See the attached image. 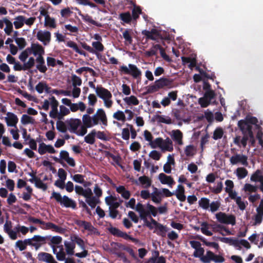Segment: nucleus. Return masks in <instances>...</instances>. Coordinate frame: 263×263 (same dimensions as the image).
<instances>
[{
  "instance_id": "f257e3e1",
  "label": "nucleus",
  "mask_w": 263,
  "mask_h": 263,
  "mask_svg": "<svg viewBox=\"0 0 263 263\" xmlns=\"http://www.w3.org/2000/svg\"><path fill=\"white\" fill-rule=\"evenodd\" d=\"M100 121L103 125H107V116L105 111L102 108L98 109L92 117H90L88 115H84L82 117L83 123L88 127H93L97 125Z\"/></svg>"
},
{
  "instance_id": "f03ea898",
  "label": "nucleus",
  "mask_w": 263,
  "mask_h": 263,
  "mask_svg": "<svg viewBox=\"0 0 263 263\" xmlns=\"http://www.w3.org/2000/svg\"><path fill=\"white\" fill-rule=\"evenodd\" d=\"M173 81L172 79L161 78L155 81L154 84L146 86V91L143 92V95H146L149 93H152L158 91L161 89H163L164 87L171 88L173 86Z\"/></svg>"
},
{
  "instance_id": "7ed1b4c3",
  "label": "nucleus",
  "mask_w": 263,
  "mask_h": 263,
  "mask_svg": "<svg viewBox=\"0 0 263 263\" xmlns=\"http://www.w3.org/2000/svg\"><path fill=\"white\" fill-rule=\"evenodd\" d=\"M257 123L258 119L256 117L247 116L245 120H240L238 122V126L241 132H246L252 130L253 125L255 128H260Z\"/></svg>"
},
{
  "instance_id": "20e7f679",
  "label": "nucleus",
  "mask_w": 263,
  "mask_h": 263,
  "mask_svg": "<svg viewBox=\"0 0 263 263\" xmlns=\"http://www.w3.org/2000/svg\"><path fill=\"white\" fill-rule=\"evenodd\" d=\"M243 136H236L233 139L234 143L239 148L242 147L245 148L247 144L248 141L250 139L251 144L253 145L255 143V138L252 130L246 132H241Z\"/></svg>"
},
{
  "instance_id": "39448f33",
  "label": "nucleus",
  "mask_w": 263,
  "mask_h": 263,
  "mask_svg": "<svg viewBox=\"0 0 263 263\" xmlns=\"http://www.w3.org/2000/svg\"><path fill=\"white\" fill-rule=\"evenodd\" d=\"M51 198H54L58 202L65 208H71L72 209H77L76 201L66 195L62 197L60 193L53 192Z\"/></svg>"
},
{
  "instance_id": "423d86ee",
  "label": "nucleus",
  "mask_w": 263,
  "mask_h": 263,
  "mask_svg": "<svg viewBox=\"0 0 263 263\" xmlns=\"http://www.w3.org/2000/svg\"><path fill=\"white\" fill-rule=\"evenodd\" d=\"M128 66V67L122 65L120 67L119 70L124 74L131 75L134 79H138L141 77L142 75L141 71L136 65L129 64Z\"/></svg>"
},
{
  "instance_id": "0eeeda50",
  "label": "nucleus",
  "mask_w": 263,
  "mask_h": 263,
  "mask_svg": "<svg viewBox=\"0 0 263 263\" xmlns=\"http://www.w3.org/2000/svg\"><path fill=\"white\" fill-rule=\"evenodd\" d=\"M216 218L217 221L221 223L232 224V226L236 224V217L233 214L228 215L220 212L216 214Z\"/></svg>"
},
{
  "instance_id": "6e6552de",
  "label": "nucleus",
  "mask_w": 263,
  "mask_h": 263,
  "mask_svg": "<svg viewBox=\"0 0 263 263\" xmlns=\"http://www.w3.org/2000/svg\"><path fill=\"white\" fill-rule=\"evenodd\" d=\"M72 241L76 242L83 250L81 253H77L74 255L79 258L86 257L88 255V251L85 249V246L84 240L78 236L74 235L71 237Z\"/></svg>"
},
{
  "instance_id": "1a4fd4ad",
  "label": "nucleus",
  "mask_w": 263,
  "mask_h": 263,
  "mask_svg": "<svg viewBox=\"0 0 263 263\" xmlns=\"http://www.w3.org/2000/svg\"><path fill=\"white\" fill-rule=\"evenodd\" d=\"M215 91L205 92L203 97L198 99V103L201 107H206L211 104L212 100L215 98Z\"/></svg>"
},
{
  "instance_id": "9d476101",
  "label": "nucleus",
  "mask_w": 263,
  "mask_h": 263,
  "mask_svg": "<svg viewBox=\"0 0 263 263\" xmlns=\"http://www.w3.org/2000/svg\"><path fill=\"white\" fill-rule=\"evenodd\" d=\"M142 34L145 36L146 40H151L159 42V40H162L160 31L155 28L152 29L151 31L144 30L142 31Z\"/></svg>"
},
{
  "instance_id": "9b49d317",
  "label": "nucleus",
  "mask_w": 263,
  "mask_h": 263,
  "mask_svg": "<svg viewBox=\"0 0 263 263\" xmlns=\"http://www.w3.org/2000/svg\"><path fill=\"white\" fill-rule=\"evenodd\" d=\"M36 37L43 45L47 46L51 42V34L49 31L40 30L37 31Z\"/></svg>"
},
{
  "instance_id": "f8f14e48",
  "label": "nucleus",
  "mask_w": 263,
  "mask_h": 263,
  "mask_svg": "<svg viewBox=\"0 0 263 263\" xmlns=\"http://www.w3.org/2000/svg\"><path fill=\"white\" fill-rule=\"evenodd\" d=\"M48 236H42L39 235H34L33 237L29 238L32 242L31 246L34 247L36 250H37L42 245L46 243Z\"/></svg>"
},
{
  "instance_id": "ddd939ff",
  "label": "nucleus",
  "mask_w": 263,
  "mask_h": 263,
  "mask_svg": "<svg viewBox=\"0 0 263 263\" xmlns=\"http://www.w3.org/2000/svg\"><path fill=\"white\" fill-rule=\"evenodd\" d=\"M206 257L204 259L206 263H210L211 261H213L215 263H222L225 261L224 258L222 255L215 254L210 250L206 251Z\"/></svg>"
},
{
  "instance_id": "4468645a",
  "label": "nucleus",
  "mask_w": 263,
  "mask_h": 263,
  "mask_svg": "<svg viewBox=\"0 0 263 263\" xmlns=\"http://www.w3.org/2000/svg\"><path fill=\"white\" fill-rule=\"evenodd\" d=\"M68 129L70 133H76L78 127L81 125L82 122L79 119L71 118L66 121Z\"/></svg>"
},
{
  "instance_id": "2eb2a0df",
  "label": "nucleus",
  "mask_w": 263,
  "mask_h": 263,
  "mask_svg": "<svg viewBox=\"0 0 263 263\" xmlns=\"http://www.w3.org/2000/svg\"><path fill=\"white\" fill-rule=\"evenodd\" d=\"M247 159L248 158L246 156L236 154L230 158V161L232 165L240 163L243 165L247 166L248 164Z\"/></svg>"
},
{
  "instance_id": "dca6fc26",
  "label": "nucleus",
  "mask_w": 263,
  "mask_h": 263,
  "mask_svg": "<svg viewBox=\"0 0 263 263\" xmlns=\"http://www.w3.org/2000/svg\"><path fill=\"white\" fill-rule=\"evenodd\" d=\"M12 223L10 220H6L4 225V231L7 233L10 238L12 240H15L17 236V232L12 230Z\"/></svg>"
},
{
  "instance_id": "f3484780",
  "label": "nucleus",
  "mask_w": 263,
  "mask_h": 263,
  "mask_svg": "<svg viewBox=\"0 0 263 263\" xmlns=\"http://www.w3.org/2000/svg\"><path fill=\"white\" fill-rule=\"evenodd\" d=\"M97 95L101 99H105L107 98H112L111 93L102 85H97L96 89Z\"/></svg>"
},
{
  "instance_id": "a211bd4d",
  "label": "nucleus",
  "mask_w": 263,
  "mask_h": 263,
  "mask_svg": "<svg viewBox=\"0 0 263 263\" xmlns=\"http://www.w3.org/2000/svg\"><path fill=\"white\" fill-rule=\"evenodd\" d=\"M38 152L42 155L47 152L50 154H54L56 151L51 145H46L44 143H42L39 144Z\"/></svg>"
},
{
  "instance_id": "6ab92c4d",
  "label": "nucleus",
  "mask_w": 263,
  "mask_h": 263,
  "mask_svg": "<svg viewBox=\"0 0 263 263\" xmlns=\"http://www.w3.org/2000/svg\"><path fill=\"white\" fill-rule=\"evenodd\" d=\"M49 100L50 101V105L52 109L50 111L49 116L51 118L55 119V115L58 112V107L59 106V102L53 96L49 98Z\"/></svg>"
},
{
  "instance_id": "aec40b11",
  "label": "nucleus",
  "mask_w": 263,
  "mask_h": 263,
  "mask_svg": "<svg viewBox=\"0 0 263 263\" xmlns=\"http://www.w3.org/2000/svg\"><path fill=\"white\" fill-rule=\"evenodd\" d=\"M158 179L162 184H168L171 187L175 183V182L171 176H167L163 173L159 174Z\"/></svg>"
},
{
  "instance_id": "412c9836",
  "label": "nucleus",
  "mask_w": 263,
  "mask_h": 263,
  "mask_svg": "<svg viewBox=\"0 0 263 263\" xmlns=\"http://www.w3.org/2000/svg\"><path fill=\"white\" fill-rule=\"evenodd\" d=\"M8 117L6 118V121L8 126L14 127L16 128V124L18 119L16 115L13 113H8Z\"/></svg>"
},
{
  "instance_id": "4be33fe9",
  "label": "nucleus",
  "mask_w": 263,
  "mask_h": 263,
  "mask_svg": "<svg viewBox=\"0 0 263 263\" xmlns=\"http://www.w3.org/2000/svg\"><path fill=\"white\" fill-rule=\"evenodd\" d=\"M153 255L149 258V262L151 263H165L166 259L163 256H159L158 251H154Z\"/></svg>"
},
{
  "instance_id": "5701e85b",
  "label": "nucleus",
  "mask_w": 263,
  "mask_h": 263,
  "mask_svg": "<svg viewBox=\"0 0 263 263\" xmlns=\"http://www.w3.org/2000/svg\"><path fill=\"white\" fill-rule=\"evenodd\" d=\"M32 50L34 56H43L45 53L44 47L39 43H32Z\"/></svg>"
},
{
  "instance_id": "b1692460",
  "label": "nucleus",
  "mask_w": 263,
  "mask_h": 263,
  "mask_svg": "<svg viewBox=\"0 0 263 263\" xmlns=\"http://www.w3.org/2000/svg\"><path fill=\"white\" fill-rule=\"evenodd\" d=\"M36 68L42 73H45L47 68L45 65V60L43 56H38L36 59Z\"/></svg>"
},
{
  "instance_id": "393cba45",
  "label": "nucleus",
  "mask_w": 263,
  "mask_h": 263,
  "mask_svg": "<svg viewBox=\"0 0 263 263\" xmlns=\"http://www.w3.org/2000/svg\"><path fill=\"white\" fill-rule=\"evenodd\" d=\"M53 258L54 257L51 254L46 252H40L37 255L39 260L47 263H51Z\"/></svg>"
},
{
  "instance_id": "a878e982",
  "label": "nucleus",
  "mask_w": 263,
  "mask_h": 263,
  "mask_svg": "<svg viewBox=\"0 0 263 263\" xmlns=\"http://www.w3.org/2000/svg\"><path fill=\"white\" fill-rule=\"evenodd\" d=\"M108 230L109 232V233L112 235L116 237H121L123 239H124L125 235L126 234V232H122L119 229L112 226L108 228Z\"/></svg>"
},
{
  "instance_id": "bb28decb",
  "label": "nucleus",
  "mask_w": 263,
  "mask_h": 263,
  "mask_svg": "<svg viewBox=\"0 0 263 263\" xmlns=\"http://www.w3.org/2000/svg\"><path fill=\"white\" fill-rule=\"evenodd\" d=\"M30 245H32V242L29 238L24 240H19L15 242V247L18 248L21 251L25 250L27 246H30Z\"/></svg>"
},
{
  "instance_id": "cd10ccee",
  "label": "nucleus",
  "mask_w": 263,
  "mask_h": 263,
  "mask_svg": "<svg viewBox=\"0 0 263 263\" xmlns=\"http://www.w3.org/2000/svg\"><path fill=\"white\" fill-rule=\"evenodd\" d=\"M75 192L78 195L82 196L86 198L92 192V191L90 188L84 189L81 186L76 185Z\"/></svg>"
},
{
  "instance_id": "c85d7f7f",
  "label": "nucleus",
  "mask_w": 263,
  "mask_h": 263,
  "mask_svg": "<svg viewBox=\"0 0 263 263\" xmlns=\"http://www.w3.org/2000/svg\"><path fill=\"white\" fill-rule=\"evenodd\" d=\"M204 249L200 247L197 249H196L193 253V256L196 258H199L200 261L202 263H206V261L204 260V258L206 257V254L204 255Z\"/></svg>"
},
{
  "instance_id": "c756f323",
  "label": "nucleus",
  "mask_w": 263,
  "mask_h": 263,
  "mask_svg": "<svg viewBox=\"0 0 263 263\" xmlns=\"http://www.w3.org/2000/svg\"><path fill=\"white\" fill-rule=\"evenodd\" d=\"M219 239L222 242L233 246L236 248L238 247V239L236 238L233 237H220Z\"/></svg>"
},
{
  "instance_id": "7c9ffc66",
  "label": "nucleus",
  "mask_w": 263,
  "mask_h": 263,
  "mask_svg": "<svg viewBox=\"0 0 263 263\" xmlns=\"http://www.w3.org/2000/svg\"><path fill=\"white\" fill-rule=\"evenodd\" d=\"M116 191L121 195V196L125 199H128L130 196V193L126 190L124 186L120 185L116 187Z\"/></svg>"
},
{
  "instance_id": "2f4dec72",
  "label": "nucleus",
  "mask_w": 263,
  "mask_h": 263,
  "mask_svg": "<svg viewBox=\"0 0 263 263\" xmlns=\"http://www.w3.org/2000/svg\"><path fill=\"white\" fill-rule=\"evenodd\" d=\"M119 18L124 23L130 24L132 20V16L130 12L121 13L119 15Z\"/></svg>"
},
{
  "instance_id": "473e14b6",
  "label": "nucleus",
  "mask_w": 263,
  "mask_h": 263,
  "mask_svg": "<svg viewBox=\"0 0 263 263\" xmlns=\"http://www.w3.org/2000/svg\"><path fill=\"white\" fill-rule=\"evenodd\" d=\"M97 134L96 129H92L90 133H89L84 138V141L88 144H93L95 142V137Z\"/></svg>"
},
{
  "instance_id": "72a5a7b5",
  "label": "nucleus",
  "mask_w": 263,
  "mask_h": 263,
  "mask_svg": "<svg viewBox=\"0 0 263 263\" xmlns=\"http://www.w3.org/2000/svg\"><path fill=\"white\" fill-rule=\"evenodd\" d=\"M250 180L253 182H260L263 180V175L261 171L257 170L251 176Z\"/></svg>"
},
{
  "instance_id": "f704fd0d",
  "label": "nucleus",
  "mask_w": 263,
  "mask_h": 263,
  "mask_svg": "<svg viewBox=\"0 0 263 263\" xmlns=\"http://www.w3.org/2000/svg\"><path fill=\"white\" fill-rule=\"evenodd\" d=\"M66 45L72 48L76 52L78 53L81 55L86 56V52L82 50H81L78 47L77 44L73 41H69L67 42Z\"/></svg>"
},
{
  "instance_id": "c9c22d12",
  "label": "nucleus",
  "mask_w": 263,
  "mask_h": 263,
  "mask_svg": "<svg viewBox=\"0 0 263 263\" xmlns=\"http://www.w3.org/2000/svg\"><path fill=\"white\" fill-rule=\"evenodd\" d=\"M15 21L13 24L15 29H17L22 28L24 25L25 21V17L23 15H19L14 18Z\"/></svg>"
},
{
  "instance_id": "e433bc0d",
  "label": "nucleus",
  "mask_w": 263,
  "mask_h": 263,
  "mask_svg": "<svg viewBox=\"0 0 263 263\" xmlns=\"http://www.w3.org/2000/svg\"><path fill=\"white\" fill-rule=\"evenodd\" d=\"M64 245L66 248V251L67 254L72 255L74 254V249L76 247L75 243L72 242H68L65 241Z\"/></svg>"
},
{
  "instance_id": "4c0bfd02",
  "label": "nucleus",
  "mask_w": 263,
  "mask_h": 263,
  "mask_svg": "<svg viewBox=\"0 0 263 263\" xmlns=\"http://www.w3.org/2000/svg\"><path fill=\"white\" fill-rule=\"evenodd\" d=\"M161 149L169 152H172L173 150V142L169 138H167L165 140H163Z\"/></svg>"
},
{
  "instance_id": "58836bf2",
  "label": "nucleus",
  "mask_w": 263,
  "mask_h": 263,
  "mask_svg": "<svg viewBox=\"0 0 263 263\" xmlns=\"http://www.w3.org/2000/svg\"><path fill=\"white\" fill-rule=\"evenodd\" d=\"M182 138L183 135L180 130L177 129L174 131L173 135V140L176 141L179 145L183 144Z\"/></svg>"
},
{
  "instance_id": "ea45409f",
  "label": "nucleus",
  "mask_w": 263,
  "mask_h": 263,
  "mask_svg": "<svg viewBox=\"0 0 263 263\" xmlns=\"http://www.w3.org/2000/svg\"><path fill=\"white\" fill-rule=\"evenodd\" d=\"M258 189V186L254 185L250 183H246L243 186L244 191L248 194L256 193Z\"/></svg>"
},
{
  "instance_id": "a19ab883",
  "label": "nucleus",
  "mask_w": 263,
  "mask_h": 263,
  "mask_svg": "<svg viewBox=\"0 0 263 263\" xmlns=\"http://www.w3.org/2000/svg\"><path fill=\"white\" fill-rule=\"evenodd\" d=\"M136 210L139 212L140 218H144L148 216V213L144 209V205L140 202L136 205Z\"/></svg>"
},
{
  "instance_id": "79ce46f5",
  "label": "nucleus",
  "mask_w": 263,
  "mask_h": 263,
  "mask_svg": "<svg viewBox=\"0 0 263 263\" xmlns=\"http://www.w3.org/2000/svg\"><path fill=\"white\" fill-rule=\"evenodd\" d=\"M79 14L82 17V18H83V20L86 22H89L90 23H91V24L93 25H95L96 26H98V27H100L101 26V24L98 23L97 22L94 21L92 18V17L90 16V15H89L88 14H83L81 13V12L80 11L79 12Z\"/></svg>"
},
{
  "instance_id": "37998d69",
  "label": "nucleus",
  "mask_w": 263,
  "mask_h": 263,
  "mask_svg": "<svg viewBox=\"0 0 263 263\" xmlns=\"http://www.w3.org/2000/svg\"><path fill=\"white\" fill-rule=\"evenodd\" d=\"M141 184L144 185V188H148L151 186L152 180L147 176H142L138 179Z\"/></svg>"
},
{
  "instance_id": "c03bdc74",
  "label": "nucleus",
  "mask_w": 263,
  "mask_h": 263,
  "mask_svg": "<svg viewBox=\"0 0 263 263\" xmlns=\"http://www.w3.org/2000/svg\"><path fill=\"white\" fill-rule=\"evenodd\" d=\"M50 238H48L47 240H50L48 242L49 246L51 245H60L62 241V238L60 236H55L51 237V236H48Z\"/></svg>"
},
{
  "instance_id": "a18cd8bd",
  "label": "nucleus",
  "mask_w": 263,
  "mask_h": 263,
  "mask_svg": "<svg viewBox=\"0 0 263 263\" xmlns=\"http://www.w3.org/2000/svg\"><path fill=\"white\" fill-rule=\"evenodd\" d=\"M117 245L120 249L128 252L129 254V255L132 256V257L134 258H136V256L134 251L130 247L121 243H117Z\"/></svg>"
},
{
  "instance_id": "49530a36",
  "label": "nucleus",
  "mask_w": 263,
  "mask_h": 263,
  "mask_svg": "<svg viewBox=\"0 0 263 263\" xmlns=\"http://www.w3.org/2000/svg\"><path fill=\"white\" fill-rule=\"evenodd\" d=\"M21 122L23 125H27L28 124H34L35 120L31 116L24 114L22 116Z\"/></svg>"
},
{
  "instance_id": "de8ad7c7",
  "label": "nucleus",
  "mask_w": 263,
  "mask_h": 263,
  "mask_svg": "<svg viewBox=\"0 0 263 263\" xmlns=\"http://www.w3.org/2000/svg\"><path fill=\"white\" fill-rule=\"evenodd\" d=\"M44 26L52 28H55L57 27L55 19L51 17L50 16L45 18L44 21Z\"/></svg>"
},
{
  "instance_id": "09e8293b",
  "label": "nucleus",
  "mask_w": 263,
  "mask_h": 263,
  "mask_svg": "<svg viewBox=\"0 0 263 263\" xmlns=\"http://www.w3.org/2000/svg\"><path fill=\"white\" fill-rule=\"evenodd\" d=\"M124 101L128 105H137L139 103L138 99L134 96H131L129 97H126L124 99Z\"/></svg>"
},
{
  "instance_id": "8fccbe9b",
  "label": "nucleus",
  "mask_w": 263,
  "mask_h": 263,
  "mask_svg": "<svg viewBox=\"0 0 263 263\" xmlns=\"http://www.w3.org/2000/svg\"><path fill=\"white\" fill-rule=\"evenodd\" d=\"M57 129L61 133H65L68 129L67 125L65 122L62 121H58L57 122Z\"/></svg>"
},
{
  "instance_id": "3c124183",
  "label": "nucleus",
  "mask_w": 263,
  "mask_h": 263,
  "mask_svg": "<svg viewBox=\"0 0 263 263\" xmlns=\"http://www.w3.org/2000/svg\"><path fill=\"white\" fill-rule=\"evenodd\" d=\"M248 171L244 167H238L236 170V175L238 179L245 178L248 175Z\"/></svg>"
},
{
  "instance_id": "603ef678",
  "label": "nucleus",
  "mask_w": 263,
  "mask_h": 263,
  "mask_svg": "<svg viewBox=\"0 0 263 263\" xmlns=\"http://www.w3.org/2000/svg\"><path fill=\"white\" fill-rule=\"evenodd\" d=\"M4 22L6 26L4 29V31L7 35H9L13 30V24L7 18H4Z\"/></svg>"
},
{
  "instance_id": "864d4df0",
  "label": "nucleus",
  "mask_w": 263,
  "mask_h": 263,
  "mask_svg": "<svg viewBox=\"0 0 263 263\" xmlns=\"http://www.w3.org/2000/svg\"><path fill=\"white\" fill-rule=\"evenodd\" d=\"M199 205L203 209L207 210L209 208L210 200L205 197L201 198L198 201Z\"/></svg>"
},
{
  "instance_id": "5fc2aeb1",
  "label": "nucleus",
  "mask_w": 263,
  "mask_h": 263,
  "mask_svg": "<svg viewBox=\"0 0 263 263\" xmlns=\"http://www.w3.org/2000/svg\"><path fill=\"white\" fill-rule=\"evenodd\" d=\"M142 13V10L139 6L134 5V8L132 10V19L136 20L139 18V15Z\"/></svg>"
},
{
  "instance_id": "6e6d98bb",
  "label": "nucleus",
  "mask_w": 263,
  "mask_h": 263,
  "mask_svg": "<svg viewBox=\"0 0 263 263\" xmlns=\"http://www.w3.org/2000/svg\"><path fill=\"white\" fill-rule=\"evenodd\" d=\"M157 230L159 231L157 232V235L163 237L166 235V232L167 231V227L165 226L162 225L160 223L158 226L156 228Z\"/></svg>"
},
{
  "instance_id": "4d7b16f0",
  "label": "nucleus",
  "mask_w": 263,
  "mask_h": 263,
  "mask_svg": "<svg viewBox=\"0 0 263 263\" xmlns=\"http://www.w3.org/2000/svg\"><path fill=\"white\" fill-rule=\"evenodd\" d=\"M163 142V140L162 138H157L155 140H153L151 143H149V145L152 148H156L157 147L161 148Z\"/></svg>"
},
{
  "instance_id": "13d9d810",
  "label": "nucleus",
  "mask_w": 263,
  "mask_h": 263,
  "mask_svg": "<svg viewBox=\"0 0 263 263\" xmlns=\"http://www.w3.org/2000/svg\"><path fill=\"white\" fill-rule=\"evenodd\" d=\"M92 48L96 51V53L97 52H102L104 49V47L103 45L101 43V42H93L92 43Z\"/></svg>"
},
{
  "instance_id": "bf43d9fd",
  "label": "nucleus",
  "mask_w": 263,
  "mask_h": 263,
  "mask_svg": "<svg viewBox=\"0 0 263 263\" xmlns=\"http://www.w3.org/2000/svg\"><path fill=\"white\" fill-rule=\"evenodd\" d=\"M92 192H91L86 198L85 201L86 202L91 208V209H94L96 206V204L95 202V200H93L92 198Z\"/></svg>"
},
{
  "instance_id": "052dcab7",
  "label": "nucleus",
  "mask_w": 263,
  "mask_h": 263,
  "mask_svg": "<svg viewBox=\"0 0 263 263\" xmlns=\"http://www.w3.org/2000/svg\"><path fill=\"white\" fill-rule=\"evenodd\" d=\"M195 148L193 145H189L186 146L184 149V153L186 156L192 157L195 154Z\"/></svg>"
},
{
  "instance_id": "680f3d73",
  "label": "nucleus",
  "mask_w": 263,
  "mask_h": 263,
  "mask_svg": "<svg viewBox=\"0 0 263 263\" xmlns=\"http://www.w3.org/2000/svg\"><path fill=\"white\" fill-rule=\"evenodd\" d=\"M114 118L119 121H122L124 122L126 119L125 115L124 112L121 110H118L115 112L113 115Z\"/></svg>"
},
{
  "instance_id": "e2e57ef3",
  "label": "nucleus",
  "mask_w": 263,
  "mask_h": 263,
  "mask_svg": "<svg viewBox=\"0 0 263 263\" xmlns=\"http://www.w3.org/2000/svg\"><path fill=\"white\" fill-rule=\"evenodd\" d=\"M123 37L125 39V42L128 44H131L133 42V38L130 34V31L128 29H126L123 32Z\"/></svg>"
},
{
  "instance_id": "0e129e2a",
  "label": "nucleus",
  "mask_w": 263,
  "mask_h": 263,
  "mask_svg": "<svg viewBox=\"0 0 263 263\" xmlns=\"http://www.w3.org/2000/svg\"><path fill=\"white\" fill-rule=\"evenodd\" d=\"M60 251L56 253L57 259L59 261H63L65 259L66 254L64 251L63 246L59 247Z\"/></svg>"
},
{
  "instance_id": "69168bd1",
  "label": "nucleus",
  "mask_w": 263,
  "mask_h": 263,
  "mask_svg": "<svg viewBox=\"0 0 263 263\" xmlns=\"http://www.w3.org/2000/svg\"><path fill=\"white\" fill-rule=\"evenodd\" d=\"M220 205V202L218 200L212 201L210 203L209 208H210V211L211 212L214 213L219 210Z\"/></svg>"
},
{
  "instance_id": "338daca9",
  "label": "nucleus",
  "mask_w": 263,
  "mask_h": 263,
  "mask_svg": "<svg viewBox=\"0 0 263 263\" xmlns=\"http://www.w3.org/2000/svg\"><path fill=\"white\" fill-rule=\"evenodd\" d=\"M146 208L147 209V210H146V212L148 213V215L152 214L154 217H156L157 216L158 211L156 207H155L153 205L148 203L146 205Z\"/></svg>"
},
{
  "instance_id": "774afa93",
  "label": "nucleus",
  "mask_w": 263,
  "mask_h": 263,
  "mask_svg": "<svg viewBox=\"0 0 263 263\" xmlns=\"http://www.w3.org/2000/svg\"><path fill=\"white\" fill-rule=\"evenodd\" d=\"M84 229L91 232V233H98L97 229L95 228L90 222L86 221L84 226Z\"/></svg>"
}]
</instances>
